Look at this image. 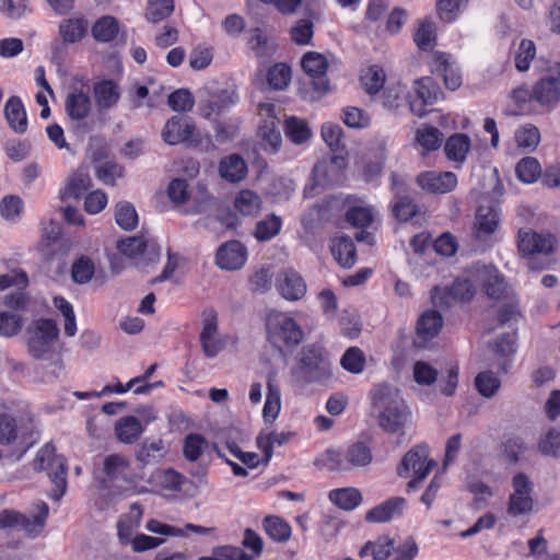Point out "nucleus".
I'll return each instance as SVG.
<instances>
[{"label": "nucleus", "mask_w": 560, "mask_h": 560, "mask_svg": "<svg viewBox=\"0 0 560 560\" xmlns=\"http://www.w3.org/2000/svg\"><path fill=\"white\" fill-rule=\"evenodd\" d=\"M372 408L377 412L378 427L388 434H398L401 443L405 436V425L409 419L410 411L399 390L388 384L375 385L371 392Z\"/></svg>", "instance_id": "f257e3e1"}, {"label": "nucleus", "mask_w": 560, "mask_h": 560, "mask_svg": "<svg viewBox=\"0 0 560 560\" xmlns=\"http://www.w3.org/2000/svg\"><path fill=\"white\" fill-rule=\"evenodd\" d=\"M292 373L303 384H324L332 376L330 362L324 349L317 345H307L301 349Z\"/></svg>", "instance_id": "f03ea898"}, {"label": "nucleus", "mask_w": 560, "mask_h": 560, "mask_svg": "<svg viewBox=\"0 0 560 560\" xmlns=\"http://www.w3.org/2000/svg\"><path fill=\"white\" fill-rule=\"evenodd\" d=\"M540 78L532 88V97L539 106L552 109L560 103V60L538 61Z\"/></svg>", "instance_id": "7ed1b4c3"}, {"label": "nucleus", "mask_w": 560, "mask_h": 560, "mask_svg": "<svg viewBox=\"0 0 560 560\" xmlns=\"http://www.w3.org/2000/svg\"><path fill=\"white\" fill-rule=\"evenodd\" d=\"M52 443H46L38 452L33 462L36 471L49 470V477L55 486L51 490V499L59 501L67 490V464L63 456L55 454Z\"/></svg>", "instance_id": "20e7f679"}, {"label": "nucleus", "mask_w": 560, "mask_h": 560, "mask_svg": "<svg viewBox=\"0 0 560 560\" xmlns=\"http://www.w3.org/2000/svg\"><path fill=\"white\" fill-rule=\"evenodd\" d=\"M266 328L268 341L280 351L299 345L303 339V331L298 323L284 313L270 312Z\"/></svg>", "instance_id": "39448f33"}, {"label": "nucleus", "mask_w": 560, "mask_h": 560, "mask_svg": "<svg viewBox=\"0 0 560 560\" xmlns=\"http://www.w3.org/2000/svg\"><path fill=\"white\" fill-rule=\"evenodd\" d=\"M396 553L395 560H411L418 555V546L412 537L405 538L397 547L394 540L388 536H380L375 541H368L360 550L359 556L366 558L373 557V560H386Z\"/></svg>", "instance_id": "423d86ee"}, {"label": "nucleus", "mask_w": 560, "mask_h": 560, "mask_svg": "<svg viewBox=\"0 0 560 560\" xmlns=\"http://www.w3.org/2000/svg\"><path fill=\"white\" fill-rule=\"evenodd\" d=\"M436 463L429 459L428 446L419 444L409 450L401 458L397 467V474L400 477H406L410 471H413L415 478L407 483V490L416 489L423 479L435 467Z\"/></svg>", "instance_id": "0eeeda50"}, {"label": "nucleus", "mask_w": 560, "mask_h": 560, "mask_svg": "<svg viewBox=\"0 0 560 560\" xmlns=\"http://www.w3.org/2000/svg\"><path fill=\"white\" fill-rule=\"evenodd\" d=\"M49 514L47 503L38 501L34 504V514L32 518L11 510H4L0 513V528H19L28 535H38Z\"/></svg>", "instance_id": "6e6552de"}, {"label": "nucleus", "mask_w": 560, "mask_h": 560, "mask_svg": "<svg viewBox=\"0 0 560 560\" xmlns=\"http://www.w3.org/2000/svg\"><path fill=\"white\" fill-rule=\"evenodd\" d=\"M59 329L52 319L42 318L30 328L28 351L34 359H44L51 352L52 342L57 339Z\"/></svg>", "instance_id": "1a4fd4ad"}, {"label": "nucleus", "mask_w": 560, "mask_h": 560, "mask_svg": "<svg viewBox=\"0 0 560 560\" xmlns=\"http://www.w3.org/2000/svg\"><path fill=\"white\" fill-rule=\"evenodd\" d=\"M442 95L431 78L424 77L413 82L412 92L408 94V103L412 114L423 117L427 107L436 103Z\"/></svg>", "instance_id": "9d476101"}, {"label": "nucleus", "mask_w": 560, "mask_h": 560, "mask_svg": "<svg viewBox=\"0 0 560 560\" xmlns=\"http://www.w3.org/2000/svg\"><path fill=\"white\" fill-rule=\"evenodd\" d=\"M199 340L207 358H215L225 348V340L219 335L218 315L212 308L202 312Z\"/></svg>", "instance_id": "9b49d317"}, {"label": "nucleus", "mask_w": 560, "mask_h": 560, "mask_svg": "<svg viewBox=\"0 0 560 560\" xmlns=\"http://www.w3.org/2000/svg\"><path fill=\"white\" fill-rule=\"evenodd\" d=\"M304 72L312 79V85L316 93L315 97H320L329 91V81L326 78L328 69L327 58L316 51L306 52L301 61Z\"/></svg>", "instance_id": "f8f14e48"}, {"label": "nucleus", "mask_w": 560, "mask_h": 560, "mask_svg": "<svg viewBox=\"0 0 560 560\" xmlns=\"http://www.w3.org/2000/svg\"><path fill=\"white\" fill-rule=\"evenodd\" d=\"M555 244L556 238L550 234L536 233L529 229L518 231L517 247L522 256L548 255L552 253Z\"/></svg>", "instance_id": "ddd939ff"}, {"label": "nucleus", "mask_w": 560, "mask_h": 560, "mask_svg": "<svg viewBox=\"0 0 560 560\" xmlns=\"http://www.w3.org/2000/svg\"><path fill=\"white\" fill-rule=\"evenodd\" d=\"M475 287L468 279H456L448 288H435L432 302L439 307L448 306L453 301L466 302L475 295Z\"/></svg>", "instance_id": "4468645a"}, {"label": "nucleus", "mask_w": 560, "mask_h": 560, "mask_svg": "<svg viewBox=\"0 0 560 560\" xmlns=\"http://www.w3.org/2000/svg\"><path fill=\"white\" fill-rule=\"evenodd\" d=\"M474 276L483 287L488 298L499 301L505 295L504 278L493 265H476Z\"/></svg>", "instance_id": "2eb2a0df"}, {"label": "nucleus", "mask_w": 560, "mask_h": 560, "mask_svg": "<svg viewBox=\"0 0 560 560\" xmlns=\"http://www.w3.org/2000/svg\"><path fill=\"white\" fill-rule=\"evenodd\" d=\"M332 468L337 470H348L350 467H363L372 462V452L363 442H355L350 445L346 452L347 463H342L340 455L335 452H328Z\"/></svg>", "instance_id": "dca6fc26"}, {"label": "nucleus", "mask_w": 560, "mask_h": 560, "mask_svg": "<svg viewBox=\"0 0 560 560\" xmlns=\"http://www.w3.org/2000/svg\"><path fill=\"white\" fill-rule=\"evenodd\" d=\"M93 109L92 100L88 91L72 88L65 98V110L72 121L82 122L91 115Z\"/></svg>", "instance_id": "f3484780"}, {"label": "nucleus", "mask_w": 560, "mask_h": 560, "mask_svg": "<svg viewBox=\"0 0 560 560\" xmlns=\"http://www.w3.org/2000/svg\"><path fill=\"white\" fill-rule=\"evenodd\" d=\"M416 182L427 192L446 194L456 187L457 177L453 172L428 171L420 173Z\"/></svg>", "instance_id": "a211bd4d"}, {"label": "nucleus", "mask_w": 560, "mask_h": 560, "mask_svg": "<svg viewBox=\"0 0 560 560\" xmlns=\"http://www.w3.org/2000/svg\"><path fill=\"white\" fill-rule=\"evenodd\" d=\"M196 126L184 116L171 117L162 129V139L170 145L186 142L192 138Z\"/></svg>", "instance_id": "6ab92c4d"}, {"label": "nucleus", "mask_w": 560, "mask_h": 560, "mask_svg": "<svg viewBox=\"0 0 560 560\" xmlns=\"http://www.w3.org/2000/svg\"><path fill=\"white\" fill-rule=\"evenodd\" d=\"M261 109L267 112L268 119H266L265 122L259 127L258 135L261 139L264 149L275 153L280 149L282 143L279 125L276 117L273 116L275 105L264 104L261 105Z\"/></svg>", "instance_id": "aec40b11"}, {"label": "nucleus", "mask_w": 560, "mask_h": 560, "mask_svg": "<svg viewBox=\"0 0 560 560\" xmlns=\"http://www.w3.org/2000/svg\"><path fill=\"white\" fill-rule=\"evenodd\" d=\"M215 259L221 269L237 270L245 265L246 249L238 241H231L218 248Z\"/></svg>", "instance_id": "412c9836"}, {"label": "nucleus", "mask_w": 560, "mask_h": 560, "mask_svg": "<svg viewBox=\"0 0 560 560\" xmlns=\"http://www.w3.org/2000/svg\"><path fill=\"white\" fill-rule=\"evenodd\" d=\"M277 289L285 300L299 301L306 293V283L299 272L288 269L279 275Z\"/></svg>", "instance_id": "4be33fe9"}, {"label": "nucleus", "mask_w": 560, "mask_h": 560, "mask_svg": "<svg viewBox=\"0 0 560 560\" xmlns=\"http://www.w3.org/2000/svg\"><path fill=\"white\" fill-rule=\"evenodd\" d=\"M121 91L113 80H101L93 85V96L100 113L110 110L120 100Z\"/></svg>", "instance_id": "5701e85b"}, {"label": "nucleus", "mask_w": 560, "mask_h": 560, "mask_svg": "<svg viewBox=\"0 0 560 560\" xmlns=\"http://www.w3.org/2000/svg\"><path fill=\"white\" fill-rule=\"evenodd\" d=\"M345 166L346 160L339 155H335L328 161L318 162L314 167L317 184L334 185L340 183Z\"/></svg>", "instance_id": "b1692460"}, {"label": "nucleus", "mask_w": 560, "mask_h": 560, "mask_svg": "<svg viewBox=\"0 0 560 560\" xmlns=\"http://www.w3.org/2000/svg\"><path fill=\"white\" fill-rule=\"evenodd\" d=\"M443 326V318L436 311L425 312L417 323L416 346L424 347L428 340L433 339Z\"/></svg>", "instance_id": "393cba45"}, {"label": "nucleus", "mask_w": 560, "mask_h": 560, "mask_svg": "<svg viewBox=\"0 0 560 560\" xmlns=\"http://www.w3.org/2000/svg\"><path fill=\"white\" fill-rule=\"evenodd\" d=\"M405 505L406 500L402 497L390 498L370 510L365 515V520L370 523L388 522L397 516H400Z\"/></svg>", "instance_id": "a878e982"}, {"label": "nucleus", "mask_w": 560, "mask_h": 560, "mask_svg": "<svg viewBox=\"0 0 560 560\" xmlns=\"http://www.w3.org/2000/svg\"><path fill=\"white\" fill-rule=\"evenodd\" d=\"M248 168L245 160L236 153L226 155L219 163L221 178L229 183H240L247 176Z\"/></svg>", "instance_id": "bb28decb"}, {"label": "nucleus", "mask_w": 560, "mask_h": 560, "mask_svg": "<svg viewBox=\"0 0 560 560\" xmlns=\"http://www.w3.org/2000/svg\"><path fill=\"white\" fill-rule=\"evenodd\" d=\"M89 21L85 18H69L59 23L58 34L63 44L81 42L88 34Z\"/></svg>", "instance_id": "cd10ccee"}, {"label": "nucleus", "mask_w": 560, "mask_h": 560, "mask_svg": "<svg viewBox=\"0 0 560 560\" xmlns=\"http://www.w3.org/2000/svg\"><path fill=\"white\" fill-rule=\"evenodd\" d=\"M167 448L161 439L159 440H144L136 451V460L141 466L158 465L165 455Z\"/></svg>", "instance_id": "c85d7f7f"}, {"label": "nucleus", "mask_w": 560, "mask_h": 560, "mask_svg": "<svg viewBox=\"0 0 560 560\" xmlns=\"http://www.w3.org/2000/svg\"><path fill=\"white\" fill-rule=\"evenodd\" d=\"M92 186V178L85 168H78L69 175L66 187L60 192L61 200L79 199Z\"/></svg>", "instance_id": "c756f323"}, {"label": "nucleus", "mask_w": 560, "mask_h": 560, "mask_svg": "<svg viewBox=\"0 0 560 560\" xmlns=\"http://www.w3.org/2000/svg\"><path fill=\"white\" fill-rule=\"evenodd\" d=\"M500 222L499 211L494 207L480 206L476 213L475 234L478 238L493 234Z\"/></svg>", "instance_id": "7c9ffc66"}, {"label": "nucleus", "mask_w": 560, "mask_h": 560, "mask_svg": "<svg viewBox=\"0 0 560 560\" xmlns=\"http://www.w3.org/2000/svg\"><path fill=\"white\" fill-rule=\"evenodd\" d=\"M293 434L291 432H260L256 439L258 448L262 453L261 463L268 464L273 454V447L285 445Z\"/></svg>", "instance_id": "2f4dec72"}, {"label": "nucleus", "mask_w": 560, "mask_h": 560, "mask_svg": "<svg viewBox=\"0 0 560 560\" xmlns=\"http://www.w3.org/2000/svg\"><path fill=\"white\" fill-rule=\"evenodd\" d=\"M331 254L343 268H351L357 261L355 245L352 238L346 235L335 238Z\"/></svg>", "instance_id": "473e14b6"}, {"label": "nucleus", "mask_w": 560, "mask_h": 560, "mask_svg": "<svg viewBox=\"0 0 560 560\" xmlns=\"http://www.w3.org/2000/svg\"><path fill=\"white\" fill-rule=\"evenodd\" d=\"M4 115L9 126L18 133H24L27 129V118L22 101L12 96L4 106Z\"/></svg>", "instance_id": "72a5a7b5"}, {"label": "nucleus", "mask_w": 560, "mask_h": 560, "mask_svg": "<svg viewBox=\"0 0 560 560\" xmlns=\"http://www.w3.org/2000/svg\"><path fill=\"white\" fill-rule=\"evenodd\" d=\"M267 398L264 406V418L265 420L273 421L281 409V396L280 389L277 384V375L276 373H269L267 376Z\"/></svg>", "instance_id": "f704fd0d"}, {"label": "nucleus", "mask_w": 560, "mask_h": 560, "mask_svg": "<svg viewBox=\"0 0 560 560\" xmlns=\"http://www.w3.org/2000/svg\"><path fill=\"white\" fill-rule=\"evenodd\" d=\"M143 432L141 422L132 416L119 419L115 425L117 439L125 444H133Z\"/></svg>", "instance_id": "c9c22d12"}, {"label": "nucleus", "mask_w": 560, "mask_h": 560, "mask_svg": "<svg viewBox=\"0 0 560 560\" xmlns=\"http://www.w3.org/2000/svg\"><path fill=\"white\" fill-rule=\"evenodd\" d=\"M435 72L443 77L445 86L451 90H457L462 84V78L450 63V56L447 54L435 55Z\"/></svg>", "instance_id": "e433bc0d"}, {"label": "nucleus", "mask_w": 560, "mask_h": 560, "mask_svg": "<svg viewBox=\"0 0 560 560\" xmlns=\"http://www.w3.org/2000/svg\"><path fill=\"white\" fill-rule=\"evenodd\" d=\"M119 31L118 21L110 15L96 20L92 26V35L96 42L108 43L116 38Z\"/></svg>", "instance_id": "4c0bfd02"}, {"label": "nucleus", "mask_w": 560, "mask_h": 560, "mask_svg": "<svg viewBox=\"0 0 560 560\" xmlns=\"http://www.w3.org/2000/svg\"><path fill=\"white\" fill-rule=\"evenodd\" d=\"M385 80V71L377 65L369 67L361 74L362 86L370 95L377 94L384 88Z\"/></svg>", "instance_id": "58836bf2"}, {"label": "nucleus", "mask_w": 560, "mask_h": 560, "mask_svg": "<svg viewBox=\"0 0 560 560\" xmlns=\"http://www.w3.org/2000/svg\"><path fill=\"white\" fill-rule=\"evenodd\" d=\"M265 533L275 541L285 542L290 539V525L278 516H266L262 521Z\"/></svg>", "instance_id": "ea45409f"}, {"label": "nucleus", "mask_w": 560, "mask_h": 560, "mask_svg": "<svg viewBox=\"0 0 560 560\" xmlns=\"http://www.w3.org/2000/svg\"><path fill=\"white\" fill-rule=\"evenodd\" d=\"M329 499L340 509L351 511L361 503L362 494L355 488H342L330 491Z\"/></svg>", "instance_id": "a19ab883"}, {"label": "nucleus", "mask_w": 560, "mask_h": 560, "mask_svg": "<svg viewBox=\"0 0 560 560\" xmlns=\"http://www.w3.org/2000/svg\"><path fill=\"white\" fill-rule=\"evenodd\" d=\"M514 335L504 334L497 339L493 346V351L500 357L498 361V369L500 372H508L510 368V358L514 353Z\"/></svg>", "instance_id": "79ce46f5"}, {"label": "nucleus", "mask_w": 560, "mask_h": 560, "mask_svg": "<svg viewBox=\"0 0 560 560\" xmlns=\"http://www.w3.org/2000/svg\"><path fill=\"white\" fill-rule=\"evenodd\" d=\"M470 148V139L467 135L456 133L450 137L444 151L450 160L463 162Z\"/></svg>", "instance_id": "37998d69"}, {"label": "nucleus", "mask_w": 560, "mask_h": 560, "mask_svg": "<svg viewBox=\"0 0 560 560\" xmlns=\"http://www.w3.org/2000/svg\"><path fill=\"white\" fill-rule=\"evenodd\" d=\"M346 220L354 228H368L373 222L372 208L366 206L362 200H359L357 205L351 206L347 210Z\"/></svg>", "instance_id": "c03bdc74"}, {"label": "nucleus", "mask_w": 560, "mask_h": 560, "mask_svg": "<svg viewBox=\"0 0 560 560\" xmlns=\"http://www.w3.org/2000/svg\"><path fill=\"white\" fill-rule=\"evenodd\" d=\"M174 0H148L145 20L150 23H159L174 12Z\"/></svg>", "instance_id": "a18cd8bd"}, {"label": "nucleus", "mask_w": 560, "mask_h": 560, "mask_svg": "<svg viewBox=\"0 0 560 560\" xmlns=\"http://www.w3.org/2000/svg\"><path fill=\"white\" fill-rule=\"evenodd\" d=\"M22 434L19 421L9 413H0V445L14 443Z\"/></svg>", "instance_id": "49530a36"}, {"label": "nucleus", "mask_w": 560, "mask_h": 560, "mask_svg": "<svg viewBox=\"0 0 560 560\" xmlns=\"http://www.w3.org/2000/svg\"><path fill=\"white\" fill-rule=\"evenodd\" d=\"M234 206L243 215H255L260 211L261 199L255 191L244 189L236 196Z\"/></svg>", "instance_id": "de8ad7c7"}, {"label": "nucleus", "mask_w": 560, "mask_h": 560, "mask_svg": "<svg viewBox=\"0 0 560 560\" xmlns=\"http://www.w3.org/2000/svg\"><path fill=\"white\" fill-rule=\"evenodd\" d=\"M284 132L296 144L306 142L312 135L306 120L296 117H290L285 120Z\"/></svg>", "instance_id": "09e8293b"}, {"label": "nucleus", "mask_w": 560, "mask_h": 560, "mask_svg": "<svg viewBox=\"0 0 560 560\" xmlns=\"http://www.w3.org/2000/svg\"><path fill=\"white\" fill-rule=\"evenodd\" d=\"M536 45L533 40L523 38L514 52V65L520 72L529 69L530 62L536 57Z\"/></svg>", "instance_id": "8fccbe9b"}, {"label": "nucleus", "mask_w": 560, "mask_h": 560, "mask_svg": "<svg viewBox=\"0 0 560 560\" xmlns=\"http://www.w3.org/2000/svg\"><path fill=\"white\" fill-rule=\"evenodd\" d=\"M115 221L125 231H131L138 225V214L128 201H120L115 207Z\"/></svg>", "instance_id": "3c124183"}, {"label": "nucleus", "mask_w": 560, "mask_h": 560, "mask_svg": "<svg viewBox=\"0 0 560 560\" xmlns=\"http://www.w3.org/2000/svg\"><path fill=\"white\" fill-rule=\"evenodd\" d=\"M248 44L258 58H268L276 51V45L269 42L268 37L260 28L250 31Z\"/></svg>", "instance_id": "603ef678"}, {"label": "nucleus", "mask_w": 560, "mask_h": 560, "mask_svg": "<svg viewBox=\"0 0 560 560\" xmlns=\"http://www.w3.org/2000/svg\"><path fill=\"white\" fill-rule=\"evenodd\" d=\"M208 447L207 440L197 433H190L184 439L183 455L189 462H196Z\"/></svg>", "instance_id": "864d4df0"}, {"label": "nucleus", "mask_w": 560, "mask_h": 560, "mask_svg": "<svg viewBox=\"0 0 560 560\" xmlns=\"http://www.w3.org/2000/svg\"><path fill=\"white\" fill-rule=\"evenodd\" d=\"M322 137L332 152H342L346 149V140L342 128L332 122L322 126Z\"/></svg>", "instance_id": "5fc2aeb1"}, {"label": "nucleus", "mask_w": 560, "mask_h": 560, "mask_svg": "<svg viewBox=\"0 0 560 560\" xmlns=\"http://www.w3.org/2000/svg\"><path fill=\"white\" fill-rule=\"evenodd\" d=\"M128 468V459L118 454L108 455L104 460V472L110 481L124 479Z\"/></svg>", "instance_id": "6e6d98bb"}, {"label": "nucleus", "mask_w": 560, "mask_h": 560, "mask_svg": "<svg viewBox=\"0 0 560 560\" xmlns=\"http://www.w3.org/2000/svg\"><path fill=\"white\" fill-rule=\"evenodd\" d=\"M515 172L520 180L532 184L540 176L541 166L537 159L527 156L516 164Z\"/></svg>", "instance_id": "4d7b16f0"}, {"label": "nucleus", "mask_w": 560, "mask_h": 560, "mask_svg": "<svg viewBox=\"0 0 560 560\" xmlns=\"http://www.w3.org/2000/svg\"><path fill=\"white\" fill-rule=\"evenodd\" d=\"M417 141L423 149L432 151L440 148L443 135L436 127L424 125L417 130Z\"/></svg>", "instance_id": "13d9d810"}, {"label": "nucleus", "mask_w": 560, "mask_h": 560, "mask_svg": "<svg viewBox=\"0 0 560 560\" xmlns=\"http://www.w3.org/2000/svg\"><path fill=\"white\" fill-rule=\"evenodd\" d=\"M55 307L61 313L65 318L63 331L67 337H73L77 332L75 314L72 305L63 298L58 296L54 299Z\"/></svg>", "instance_id": "bf43d9fd"}, {"label": "nucleus", "mask_w": 560, "mask_h": 560, "mask_svg": "<svg viewBox=\"0 0 560 560\" xmlns=\"http://www.w3.org/2000/svg\"><path fill=\"white\" fill-rule=\"evenodd\" d=\"M24 324L22 316L11 312H0V336L12 338L16 336Z\"/></svg>", "instance_id": "052dcab7"}, {"label": "nucleus", "mask_w": 560, "mask_h": 560, "mask_svg": "<svg viewBox=\"0 0 560 560\" xmlns=\"http://www.w3.org/2000/svg\"><path fill=\"white\" fill-rule=\"evenodd\" d=\"M518 148L534 151L540 142V132L534 125H525L515 133Z\"/></svg>", "instance_id": "680f3d73"}, {"label": "nucleus", "mask_w": 560, "mask_h": 560, "mask_svg": "<svg viewBox=\"0 0 560 560\" xmlns=\"http://www.w3.org/2000/svg\"><path fill=\"white\" fill-rule=\"evenodd\" d=\"M281 224V218L276 214H271L267 219L257 222L255 236L259 241H269L279 234Z\"/></svg>", "instance_id": "e2e57ef3"}, {"label": "nucleus", "mask_w": 560, "mask_h": 560, "mask_svg": "<svg viewBox=\"0 0 560 560\" xmlns=\"http://www.w3.org/2000/svg\"><path fill=\"white\" fill-rule=\"evenodd\" d=\"M94 272L95 267L93 261L90 258L82 256L73 262L71 277L75 283L84 284L93 278Z\"/></svg>", "instance_id": "0e129e2a"}, {"label": "nucleus", "mask_w": 560, "mask_h": 560, "mask_svg": "<svg viewBox=\"0 0 560 560\" xmlns=\"http://www.w3.org/2000/svg\"><path fill=\"white\" fill-rule=\"evenodd\" d=\"M95 175L103 184L114 186L115 180L124 176V167L114 161H107L95 167Z\"/></svg>", "instance_id": "69168bd1"}, {"label": "nucleus", "mask_w": 560, "mask_h": 560, "mask_svg": "<svg viewBox=\"0 0 560 560\" xmlns=\"http://www.w3.org/2000/svg\"><path fill=\"white\" fill-rule=\"evenodd\" d=\"M340 363L346 371L359 374L364 370L365 357L360 348L351 347L345 352Z\"/></svg>", "instance_id": "338daca9"}, {"label": "nucleus", "mask_w": 560, "mask_h": 560, "mask_svg": "<svg viewBox=\"0 0 560 560\" xmlns=\"http://www.w3.org/2000/svg\"><path fill=\"white\" fill-rule=\"evenodd\" d=\"M477 390L483 397H492L500 388V380L490 371L479 373L475 378Z\"/></svg>", "instance_id": "774afa93"}]
</instances>
